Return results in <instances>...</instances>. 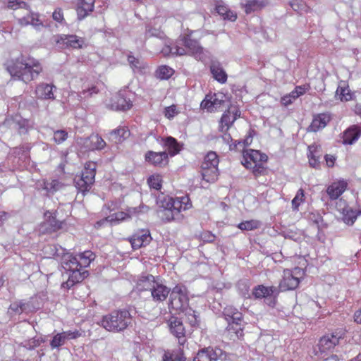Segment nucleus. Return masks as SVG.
I'll return each instance as SVG.
<instances>
[{"instance_id": "nucleus-1", "label": "nucleus", "mask_w": 361, "mask_h": 361, "mask_svg": "<svg viewBox=\"0 0 361 361\" xmlns=\"http://www.w3.org/2000/svg\"><path fill=\"white\" fill-rule=\"evenodd\" d=\"M4 67L13 80L25 84L36 80L43 72V66L38 59L32 56L25 57L22 54L6 60Z\"/></svg>"}, {"instance_id": "nucleus-2", "label": "nucleus", "mask_w": 361, "mask_h": 361, "mask_svg": "<svg viewBox=\"0 0 361 361\" xmlns=\"http://www.w3.org/2000/svg\"><path fill=\"white\" fill-rule=\"evenodd\" d=\"M192 206L188 195L175 198L166 196L160 200V207L164 209V218L167 222L181 221L183 219L181 212L190 209Z\"/></svg>"}, {"instance_id": "nucleus-3", "label": "nucleus", "mask_w": 361, "mask_h": 361, "mask_svg": "<svg viewBox=\"0 0 361 361\" xmlns=\"http://www.w3.org/2000/svg\"><path fill=\"white\" fill-rule=\"evenodd\" d=\"M133 316L126 309L114 310L102 316L99 324L109 332L118 333L132 325Z\"/></svg>"}, {"instance_id": "nucleus-4", "label": "nucleus", "mask_w": 361, "mask_h": 361, "mask_svg": "<svg viewBox=\"0 0 361 361\" xmlns=\"http://www.w3.org/2000/svg\"><path fill=\"white\" fill-rule=\"evenodd\" d=\"M267 160L268 157L266 154L259 150L247 149L243 152L241 163L247 169L251 170L255 177L257 178L267 174Z\"/></svg>"}, {"instance_id": "nucleus-5", "label": "nucleus", "mask_w": 361, "mask_h": 361, "mask_svg": "<svg viewBox=\"0 0 361 361\" xmlns=\"http://www.w3.org/2000/svg\"><path fill=\"white\" fill-rule=\"evenodd\" d=\"M137 286L140 291L149 290L152 299L156 302H164L170 292L168 287L157 282L154 276L152 274L142 276L138 279Z\"/></svg>"}, {"instance_id": "nucleus-6", "label": "nucleus", "mask_w": 361, "mask_h": 361, "mask_svg": "<svg viewBox=\"0 0 361 361\" xmlns=\"http://www.w3.org/2000/svg\"><path fill=\"white\" fill-rule=\"evenodd\" d=\"M305 276V271L300 267L285 269L283 271L282 278L279 281L278 290L288 291L296 289Z\"/></svg>"}, {"instance_id": "nucleus-7", "label": "nucleus", "mask_w": 361, "mask_h": 361, "mask_svg": "<svg viewBox=\"0 0 361 361\" xmlns=\"http://www.w3.org/2000/svg\"><path fill=\"white\" fill-rule=\"evenodd\" d=\"M189 307L188 291L185 286L176 285L171 290L169 298V308L180 314Z\"/></svg>"}, {"instance_id": "nucleus-8", "label": "nucleus", "mask_w": 361, "mask_h": 361, "mask_svg": "<svg viewBox=\"0 0 361 361\" xmlns=\"http://www.w3.org/2000/svg\"><path fill=\"white\" fill-rule=\"evenodd\" d=\"M219 159L215 152H209L204 158L201 165L202 179L207 183L214 182L219 175L218 165Z\"/></svg>"}, {"instance_id": "nucleus-9", "label": "nucleus", "mask_w": 361, "mask_h": 361, "mask_svg": "<svg viewBox=\"0 0 361 361\" xmlns=\"http://www.w3.org/2000/svg\"><path fill=\"white\" fill-rule=\"evenodd\" d=\"M96 169V162L89 161L85 164L81 176L74 180L75 185L79 192L84 194L91 189L94 183Z\"/></svg>"}, {"instance_id": "nucleus-10", "label": "nucleus", "mask_w": 361, "mask_h": 361, "mask_svg": "<svg viewBox=\"0 0 361 361\" xmlns=\"http://www.w3.org/2000/svg\"><path fill=\"white\" fill-rule=\"evenodd\" d=\"M345 334L346 331L343 328H338L331 332L326 333L319 341V351L321 353L332 352L344 339Z\"/></svg>"}, {"instance_id": "nucleus-11", "label": "nucleus", "mask_w": 361, "mask_h": 361, "mask_svg": "<svg viewBox=\"0 0 361 361\" xmlns=\"http://www.w3.org/2000/svg\"><path fill=\"white\" fill-rule=\"evenodd\" d=\"M227 97L223 92H209L200 104L202 110L212 113L222 111L226 106Z\"/></svg>"}, {"instance_id": "nucleus-12", "label": "nucleus", "mask_w": 361, "mask_h": 361, "mask_svg": "<svg viewBox=\"0 0 361 361\" xmlns=\"http://www.w3.org/2000/svg\"><path fill=\"white\" fill-rule=\"evenodd\" d=\"M44 221L39 224V231L42 234H50L61 230L66 225L65 221L56 219L55 213L46 211L44 214Z\"/></svg>"}, {"instance_id": "nucleus-13", "label": "nucleus", "mask_w": 361, "mask_h": 361, "mask_svg": "<svg viewBox=\"0 0 361 361\" xmlns=\"http://www.w3.org/2000/svg\"><path fill=\"white\" fill-rule=\"evenodd\" d=\"M95 254L91 250H85L75 256H70V259L66 265L68 269H82L90 266L91 262L95 259Z\"/></svg>"}, {"instance_id": "nucleus-14", "label": "nucleus", "mask_w": 361, "mask_h": 361, "mask_svg": "<svg viewBox=\"0 0 361 361\" xmlns=\"http://www.w3.org/2000/svg\"><path fill=\"white\" fill-rule=\"evenodd\" d=\"M177 44L185 50V55H200L203 53V48L197 40L191 38L190 35L180 36L177 39Z\"/></svg>"}, {"instance_id": "nucleus-15", "label": "nucleus", "mask_w": 361, "mask_h": 361, "mask_svg": "<svg viewBox=\"0 0 361 361\" xmlns=\"http://www.w3.org/2000/svg\"><path fill=\"white\" fill-rule=\"evenodd\" d=\"M240 116V111L236 106H231L221 117L219 130L227 132L235 120Z\"/></svg>"}, {"instance_id": "nucleus-16", "label": "nucleus", "mask_w": 361, "mask_h": 361, "mask_svg": "<svg viewBox=\"0 0 361 361\" xmlns=\"http://www.w3.org/2000/svg\"><path fill=\"white\" fill-rule=\"evenodd\" d=\"M152 236L148 229H140L135 231L128 240L133 250H137L146 246L152 241Z\"/></svg>"}, {"instance_id": "nucleus-17", "label": "nucleus", "mask_w": 361, "mask_h": 361, "mask_svg": "<svg viewBox=\"0 0 361 361\" xmlns=\"http://www.w3.org/2000/svg\"><path fill=\"white\" fill-rule=\"evenodd\" d=\"M145 160L150 165L162 168L169 164V154L165 151L157 152L149 150L145 154Z\"/></svg>"}, {"instance_id": "nucleus-18", "label": "nucleus", "mask_w": 361, "mask_h": 361, "mask_svg": "<svg viewBox=\"0 0 361 361\" xmlns=\"http://www.w3.org/2000/svg\"><path fill=\"white\" fill-rule=\"evenodd\" d=\"M78 95L84 99L90 98L99 93L95 82L88 78H80L78 82Z\"/></svg>"}, {"instance_id": "nucleus-19", "label": "nucleus", "mask_w": 361, "mask_h": 361, "mask_svg": "<svg viewBox=\"0 0 361 361\" xmlns=\"http://www.w3.org/2000/svg\"><path fill=\"white\" fill-rule=\"evenodd\" d=\"M27 11L29 12L26 16L18 19V23L20 27L32 25L37 30H40L44 27V25L40 18L39 13L32 11L30 7Z\"/></svg>"}, {"instance_id": "nucleus-20", "label": "nucleus", "mask_w": 361, "mask_h": 361, "mask_svg": "<svg viewBox=\"0 0 361 361\" xmlns=\"http://www.w3.org/2000/svg\"><path fill=\"white\" fill-rule=\"evenodd\" d=\"M225 329L226 336L233 341L242 339L244 336L245 324L243 321L227 322Z\"/></svg>"}, {"instance_id": "nucleus-21", "label": "nucleus", "mask_w": 361, "mask_h": 361, "mask_svg": "<svg viewBox=\"0 0 361 361\" xmlns=\"http://www.w3.org/2000/svg\"><path fill=\"white\" fill-rule=\"evenodd\" d=\"M56 43L61 49H80L82 47L84 40L76 35H63L58 38Z\"/></svg>"}, {"instance_id": "nucleus-22", "label": "nucleus", "mask_w": 361, "mask_h": 361, "mask_svg": "<svg viewBox=\"0 0 361 361\" xmlns=\"http://www.w3.org/2000/svg\"><path fill=\"white\" fill-rule=\"evenodd\" d=\"M69 270L71 271V273L68 280L63 282L61 285L62 288L68 290L71 288L74 285L82 282L89 275L87 271L79 267L76 269H69Z\"/></svg>"}, {"instance_id": "nucleus-23", "label": "nucleus", "mask_w": 361, "mask_h": 361, "mask_svg": "<svg viewBox=\"0 0 361 361\" xmlns=\"http://www.w3.org/2000/svg\"><path fill=\"white\" fill-rule=\"evenodd\" d=\"M331 120V114L329 112H324L313 116L312 121L307 128L310 132L316 133L324 128Z\"/></svg>"}, {"instance_id": "nucleus-24", "label": "nucleus", "mask_w": 361, "mask_h": 361, "mask_svg": "<svg viewBox=\"0 0 361 361\" xmlns=\"http://www.w3.org/2000/svg\"><path fill=\"white\" fill-rule=\"evenodd\" d=\"M169 328L171 333L178 340V343L183 345L186 343L185 329L183 322L177 317H171L169 319Z\"/></svg>"}, {"instance_id": "nucleus-25", "label": "nucleus", "mask_w": 361, "mask_h": 361, "mask_svg": "<svg viewBox=\"0 0 361 361\" xmlns=\"http://www.w3.org/2000/svg\"><path fill=\"white\" fill-rule=\"evenodd\" d=\"M108 108L115 111H127L132 108L133 102L130 99H127L120 94L114 95L107 104Z\"/></svg>"}, {"instance_id": "nucleus-26", "label": "nucleus", "mask_w": 361, "mask_h": 361, "mask_svg": "<svg viewBox=\"0 0 361 361\" xmlns=\"http://www.w3.org/2000/svg\"><path fill=\"white\" fill-rule=\"evenodd\" d=\"M56 89L54 85L41 82L35 87V96L41 100H54L55 99L54 90Z\"/></svg>"}, {"instance_id": "nucleus-27", "label": "nucleus", "mask_w": 361, "mask_h": 361, "mask_svg": "<svg viewBox=\"0 0 361 361\" xmlns=\"http://www.w3.org/2000/svg\"><path fill=\"white\" fill-rule=\"evenodd\" d=\"M269 4L268 0H245L240 6L247 15L261 11Z\"/></svg>"}, {"instance_id": "nucleus-28", "label": "nucleus", "mask_w": 361, "mask_h": 361, "mask_svg": "<svg viewBox=\"0 0 361 361\" xmlns=\"http://www.w3.org/2000/svg\"><path fill=\"white\" fill-rule=\"evenodd\" d=\"M347 188V181L343 179L339 180L329 185L326 193L331 200H336L346 190Z\"/></svg>"}, {"instance_id": "nucleus-29", "label": "nucleus", "mask_w": 361, "mask_h": 361, "mask_svg": "<svg viewBox=\"0 0 361 361\" xmlns=\"http://www.w3.org/2000/svg\"><path fill=\"white\" fill-rule=\"evenodd\" d=\"M360 136L361 128L357 125H353L343 131L342 142L344 145H353Z\"/></svg>"}, {"instance_id": "nucleus-30", "label": "nucleus", "mask_w": 361, "mask_h": 361, "mask_svg": "<svg viewBox=\"0 0 361 361\" xmlns=\"http://www.w3.org/2000/svg\"><path fill=\"white\" fill-rule=\"evenodd\" d=\"M83 145L86 150H101L103 149L106 144L103 138L99 135H91L90 137L83 140Z\"/></svg>"}, {"instance_id": "nucleus-31", "label": "nucleus", "mask_w": 361, "mask_h": 361, "mask_svg": "<svg viewBox=\"0 0 361 361\" xmlns=\"http://www.w3.org/2000/svg\"><path fill=\"white\" fill-rule=\"evenodd\" d=\"M335 97L342 102H349L353 99V93L350 90L346 81L341 80L336 90Z\"/></svg>"}, {"instance_id": "nucleus-32", "label": "nucleus", "mask_w": 361, "mask_h": 361, "mask_svg": "<svg viewBox=\"0 0 361 361\" xmlns=\"http://www.w3.org/2000/svg\"><path fill=\"white\" fill-rule=\"evenodd\" d=\"M279 293L277 287L275 286H265L264 285H258L252 290V295L255 298L261 299L264 298L276 295Z\"/></svg>"}, {"instance_id": "nucleus-33", "label": "nucleus", "mask_w": 361, "mask_h": 361, "mask_svg": "<svg viewBox=\"0 0 361 361\" xmlns=\"http://www.w3.org/2000/svg\"><path fill=\"white\" fill-rule=\"evenodd\" d=\"M95 0H78L76 8L78 18L82 20L92 13L94 8Z\"/></svg>"}, {"instance_id": "nucleus-34", "label": "nucleus", "mask_w": 361, "mask_h": 361, "mask_svg": "<svg viewBox=\"0 0 361 361\" xmlns=\"http://www.w3.org/2000/svg\"><path fill=\"white\" fill-rule=\"evenodd\" d=\"M130 130L127 126H118L110 132V140L115 143H121L129 137Z\"/></svg>"}, {"instance_id": "nucleus-35", "label": "nucleus", "mask_w": 361, "mask_h": 361, "mask_svg": "<svg viewBox=\"0 0 361 361\" xmlns=\"http://www.w3.org/2000/svg\"><path fill=\"white\" fill-rule=\"evenodd\" d=\"M219 354L212 348H206L199 350L193 361H217Z\"/></svg>"}, {"instance_id": "nucleus-36", "label": "nucleus", "mask_w": 361, "mask_h": 361, "mask_svg": "<svg viewBox=\"0 0 361 361\" xmlns=\"http://www.w3.org/2000/svg\"><path fill=\"white\" fill-rule=\"evenodd\" d=\"M164 144L167 149L166 152L170 157L177 155L183 149V145L179 143L176 139L171 136L166 137Z\"/></svg>"}, {"instance_id": "nucleus-37", "label": "nucleus", "mask_w": 361, "mask_h": 361, "mask_svg": "<svg viewBox=\"0 0 361 361\" xmlns=\"http://www.w3.org/2000/svg\"><path fill=\"white\" fill-rule=\"evenodd\" d=\"M223 314L227 322L243 321V314L233 305H227Z\"/></svg>"}, {"instance_id": "nucleus-38", "label": "nucleus", "mask_w": 361, "mask_h": 361, "mask_svg": "<svg viewBox=\"0 0 361 361\" xmlns=\"http://www.w3.org/2000/svg\"><path fill=\"white\" fill-rule=\"evenodd\" d=\"M127 61L135 73H142L147 68V64L144 61L131 54L127 56Z\"/></svg>"}, {"instance_id": "nucleus-39", "label": "nucleus", "mask_w": 361, "mask_h": 361, "mask_svg": "<svg viewBox=\"0 0 361 361\" xmlns=\"http://www.w3.org/2000/svg\"><path fill=\"white\" fill-rule=\"evenodd\" d=\"M210 71L215 80L220 83H225L227 80V74L219 63L214 62L211 64Z\"/></svg>"}, {"instance_id": "nucleus-40", "label": "nucleus", "mask_w": 361, "mask_h": 361, "mask_svg": "<svg viewBox=\"0 0 361 361\" xmlns=\"http://www.w3.org/2000/svg\"><path fill=\"white\" fill-rule=\"evenodd\" d=\"M319 147L316 145H312L308 147L309 152L307 154V157L309 159V164L314 169H319L320 166Z\"/></svg>"}, {"instance_id": "nucleus-41", "label": "nucleus", "mask_w": 361, "mask_h": 361, "mask_svg": "<svg viewBox=\"0 0 361 361\" xmlns=\"http://www.w3.org/2000/svg\"><path fill=\"white\" fill-rule=\"evenodd\" d=\"M361 214V211H356L351 207L347 206L343 209L342 211V220L348 225H353L358 215Z\"/></svg>"}, {"instance_id": "nucleus-42", "label": "nucleus", "mask_w": 361, "mask_h": 361, "mask_svg": "<svg viewBox=\"0 0 361 361\" xmlns=\"http://www.w3.org/2000/svg\"><path fill=\"white\" fill-rule=\"evenodd\" d=\"M164 56H169V54L176 56H184L185 55V50L176 42V44L171 46H165L161 51Z\"/></svg>"}, {"instance_id": "nucleus-43", "label": "nucleus", "mask_w": 361, "mask_h": 361, "mask_svg": "<svg viewBox=\"0 0 361 361\" xmlns=\"http://www.w3.org/2000/svg\"><path fill=\"white\" fill-rule=\"evenodd\" d=\"M174 73V71L166 65H162L158 67L155 71V76L160 80H167Z\"/></svg>"}, {"instance_id": "nucleus-44", "label": "nucleus", "mask_w": 361, "mask_h": 361, "mask_svg": "<svg viewBox=\"0 0 361 361\" xmlns=\"http://www.w3.org/2000/svg\"><path fill=\"white\" fill-rule=\"evenodd\" d=\"M216 12L224 19L231 21H235L237 19V15L233 11H231L226 6L219 4L216 7Z\"/></svg>"}, {"instance_id": "nucleus-45", "label": "nucleus", "mask_w": 361, "mask_h": 361, "mask_svg": "<svg viewBox=\"0 0 361 361\" xmlns=\"http://www.w3.org/2000/svg\"><path fill=\"white\" fill-rule=\"evenodd\" d=\"M163 361H186L182 350L166 351L163 355Z\"/></svg>"}, {"instance_id": "nucleus-46", "label": "nucleus", "mask_w": 361, "mask_h": 361, "mask_svg": "<svg viewBox=\"0 0 361 361\" xmlns=\"http://www.w3.org/2000/svg\"><path fill=\"white\" fill-rule=\"evenodd\" d=\"M260 226L261 222L259 220L251 219L240 222L237 227L241 231H250L259 228Z\"/></svg>"}, {"instance_id": "nucleus-47", "label": "nucleus", "mask_w": 361, "mask_h": 361, "mask_svg": "<svg viewBox=\"0 0 361 361\" xmlns=\"http://www.w3.org/2000/svg\"><path fill=\"white\" fill-rule=\"evenodd\" d=\"M61 183L57 179H54L51 181L43 180L42 188L49 192L54 193L56 192L61 188Z\"/></svg>"}, {"instance_id": "nucleus-48", "label": "nucleus", "mask_w": 361, "mask_h": 361, "mask_svg": "<svg viewBox=\"0 0 361 361\" xmlns=\"http://www.w3.org/2000/svg\"><path fill=\"white\" fill-rule=\"evenodd\" d=\"M68 137V133L66 130H56L53 133V140L56 145H61Z\"/></svg>"}, {"instance_id": "nucleus-49", "label": "nucleus", "mask_w": 361, "mask_h": 361, "mask_svg": "<svg viewBox=\"0 0 361 361\" xmlns=\"http://www.w3.org/2000/svg\"><path fill=\"white\" fill-rule=\"evenodd\" d=\"M147 183L151 188L159 190L161 188V176L159 174H153L149 177Z\"/></svg>"}, {"instance_id": "nucleus-50", "label": "nucleus", "mask_w": 361, "mask_h": 361, "mask_svg": "<svg viewBox=\"0 0 361 361\" xmlns=\"http://www.w3.org/2000/svg\"><path fill=\"white\" fill-rule=\"evenodd\" d=\"M66 341V337L64 331L56 334L50 342V345L52 348H57L63 345Z\"/></svg>"}, {"instance_id": "nucleus-51", "label": "nucleus", "mask_w": 361, "mask_h": 361, "mask_svg": "<svg viewBox=\"0 0 361 361\" xmlns=\"http://www.w3.org/2000/svg\"><path fill=\"white\" fill-rule=\"evenodd\" d=\"M305 202V192L300 188L298 190L295 197L292 200V207L294 210H298L300 205Z\"/></svg>"}, {"instance_id": "nucleus-52", "label": "nucleus", "mask_w": 361, "mask_h": 361, "mask_svg": "<svg viewBox=\"0 0 361 361\" xmlns=\"http://www.w3.org/2000/svg\"><path fill=\"white\" fill-rule=\"evenodd\" d=\"M183 313L185 314L186 319L190 326H195L198 325L197 316L196 315V312L194 310L190 307H188Z\"/></svg>"}, {"instance_id": "nucleus-53", "label": "nucleus", "mask_w": 361, "mask_h": 361, "mask_svg": "<svg viewBox=\"0 0 361 361\" xmlns=\"http://www.w3.org/2000/svg\"><path fill=\"white\" fill-rule=\"evenodd\" d=\"M290 6L298 13H300L302 11L308 12L310 10V8L307 6L302 0H292L290 2Z\"/></svg>"}, {"instance_id": "nucleus-54", "label": "nucleus", "mask_w": 361, "mask_h": 361, "mask_svg": "<svg viewBox=\"0 0 361 361\" xmlns=\"http://www.w3.org/2000/svg\"><path fill=\"white\" fill-rule=\"evenodd\" d=\"M7 8L12 10H17L18 8H25L28 10L29 5L23 1L9 0L8 1Z\"/></svg>"}, {"instance_id": "nucleus-55", "label": "nucleus", "mask_w": 361, "mask_h": 361, "mask_svg": "<svg viewBox=\"0 0 361 361\" xmlns=\"http://www.w3.org/2000/svg\"><path fill=\"white\" fill-rule=\"evenodd\" d=\"M144 209L143 206H138L135 207H128L125 212H126V216L128 219H130L133 217H137L139 215L143 212L142 209Z\"/></svg>"}, {"instance_id": "nucleus-56", "label": "nucleus", "mask_w": 361, "mask_h": 361, "mask_svg": "<svg viewBox=\"0 0 361 361\" xmlns=\"http://www.w3.org/2000/svg\"><path fill=\"white\" fill-rule=\"evenodd\" d=\"M18 126V133L19 134H26L29 129L32 128V126L30 124V121L28 119H20L17 123Z\"/></svg>"}, {"instance_id": "nucleus-57", "label": "nucleus", "mask_w": 361, "mask_h": 361, "mask_svg": "<svg viewBox=\"0 0 361 361\" xmlns=\"http://www.w3.org/2000/svg\"><path fill=\"white\" fill-rule=\"evenodd\" d=\"M109 218H111L112 224L119 223L121 221L128 220L126 216V212L125 211H121L114 213L109 215Z\"/></svg>"}, {"instance_id": "nucleus-58", "label": "nucleus", "mask_w": 361, "mask_h": 361, "mask_svg": "<svg viewBox=\"0 0 361 361\" xmlns=\"http://www.w3.org/2000/svg\"><path fill=\"white\" fill-rule=\"evenodd\" d=\"M178 114V111L177 110L176 106L174 104L166 107L164 111V116L169 119H172Z\"/></svg>"}, {"instance_id": "nucleus-59", "label": "nucleus", "mask_w": 361, "mask_h": 361, "mask_svg": "<svg viewBox=\"0 0 361 361\" xmlns=\"http://www.w3.org/2000/svg\"><path fill=\"white\" fill-rule=\"evenodd\" d=\"M25 304L21 301H16L11 304L10 310L13 312L20 314L25 310Z\"/></svg>"}, {"instance_id": "nucleus-60", "label": "nucleus", "mask_w": 361, "mask_h": 361, "mask_svg": "<svg viewBox=\"0 0 361 361\" xmlns=\"http://www.w3.org/2000/svg\"><path fill=\"white\" fill-rule=\"evenodd\" d=\"M52 18L55 21H56L59 23H63L64 22V16H63V12L62 8H56L52 13Z\"/></svg>"}, {"instance_id": "nucleus-61", "label": "nucleus", "mask_w": 361, "mask_h": 361, "mask_svg": "<svg viewBox=\"0 0 361 361\" xmlns=\"http://www.w3.org/2000/svg\"><path fill=\"white\" fill-rule=\"evenodd\" d=\"M230 150H235L242 152L243 154L244 151H246L244 142L242 140L235 141L233 144L230 145Z\"/></svg>"}, {"instance_id": "nucleus-62", "label": "nucleus", "mask_w": 361, "mask_h": 361, "mask_svg": "<svg viewBox=\"0 0 361 361\" xmlns=\"http://www.w3.org/2000/svg\"><path fill=\"white\" fill-rule=\"evenodd\" d=\"M310 89V85L307 83L302 85H298L294 90H295L296 94L300 97L305 94Z\"/></svg>"}, {"instance_id": "nucleus-63", "label": "nucleus", "mask_w": 361, "mask_h": 361, "mask_svg": "<svg viewBox=\"0 0 361 361\" xmlns=\"http://www.w3.org/2000/svg\"><path fill=\"white\" fill-rule=\"evenodd\" d=\"M64 334L66 335V340L76 339L82 336L81 332L77 329L74 331H64Z\"/></svg>"}, {"instance_id": "nucleus-64", "label": "nucleus", "mask_w": 361, "mask_h": 361, "mask_svg": "<svg viewBox=\"0 0 361 361\" xmlns=\"http://www.w3.org/2000/svg\"><path fill=\"white\" fill-rule=\"evenodd\" d=\"M326 164L328 167H333L336 161V157L331 154H326L324 157Z\"/></svg>"}]
</instances>
